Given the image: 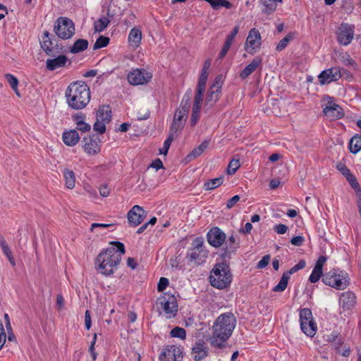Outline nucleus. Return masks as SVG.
<instances>
[{
    "label": "nucleus",
    "instance_id": "obj_13",
    "mask_svg": "<svg viewBox=\"0 0 361 361\" xmlns=\"http://www.w3.org/2000/svg\"><path fill=\"white\" fill-rule=\"evenodd\" d=\"M261 46V35L259 32L252 28L250 30L245 43V50L251 54L255 53Z\"/></svg>",
    "mask_w": 361,
    "mask_h": 361
},
{
    "label": "nucleus",
    "instance_id": "obj_22",
    "mask_svg": "<svg viewBox=\"0 0 361 361\" xmlns=\"http://www.w3.org/2000/svg\"><path fill=\"white\" fill-rule=\"evenodd\" d=\"M326 262V257L325 256H320L318 258L309 278V280L311 283H316L319 280L322 275L323 266Z\"/></svg>",
    "mask_w": 361,
    "mask_h": 361
},
{
    "label": "nucleus",
    "instance_id": "obj_14",
    "mask_svg": "<svg viewBox=\"0 0 361 361\" xmlns=\"http://www.w3.org/2000/svg\"><path fill=\"white\" fill-rule=\"evenodd\" d=\"M345 71L338 66L332 67L323 71L318 76L321 85L329 84L339 80Z\"/></svg>",
    "mask_w": 361,
    "mask_h": 361
},
{
    "label": "nucleus",
    "instance_id": "obj_60",
    "mask_svg": "<svg viewBox=\"0 0 361 361\" xmlns=\"http://www.w3.org/2000/svg\"><path fill=\"white\" fill-rule=\"evenodd\" d=\"M85 324L87 329H90L92 325L91 316L89 310H86L85 314Z\"/></svg>",
    "mask_w": 361,
    "mask_h": 361
},
{
    "label": "nucleus",
    "instance_id": "obj_37",
    "mask_svg": "<svg viewBox=\"0 0 361 361\" xmlns=\"http://www.w3.org/2000/svg\"><path fill=\"white\" fill-rule=\"evenodd\" d=\"M4 77H5L6 80L7 81L8 85L11 86V87L13 89V90L16 92V94L18 97H20V92L18 91V80L17 79V78L13 76L11 74H9V73L6 74Z\"/></svg>",
    "mask_w": 361,
    "mask_h": 361
},
{
    "label": "nucleus",
    "instance_id": "obj_28",
    "mask_svg": "<svg viewBox=\"0 0 361 361\" xmlns=\"http://www.w3.org/2000/svg\"><path fill=\"white\" fill-rule=\"evenodd\" d=\"M96 118L109 123L111 120V111L109 106H101L97 111Z\"/></svg>",
    "mask_w": 361,
    "mask_h": 361
},
{
    "label": "nucleus",
    "instance_id": "obj_9",
    "mask_svg": "<svg viewBox=\"0 0 361 361\" xmlns=\"http://www.w3.org/2000/svg\"><path fill=\"white\" fill-rule=\"evenodd\" d=\"M54 30L61 39H68L75 33V25L69 18L61 17L56 21Z\"/></svg>",
    "mask_w": 361,
    "mask_h": 361
},
{
    "label": "nucleus",
    "instance_id": "obj_32",
    "mask_svg": "<svg viewBox=\"0 0 361 361\" xmlns=\"http://www.w3.org/2000/svg\"><path fill=\"white\" fill-rule=\"evenodd\" d=\"M88 47V41L84 39H77L70 48V51L73 54L79 53L85 50Z\"/></svg>",
    "mask_w": 361,
    "mask_h": 361
},
{
    "label": "nucleus",
    "instance_id": "obj_29",
    "mask_svg": "<svg viewBox=\"0 0 361 361\" xmlns=\"http://www.w3.org/2000/svg\"><path fill=\"white\" fill-rule=\"evenodd\" d=\"M221 91L209 88L205 99V106L212 107L219 100Z\"/></svg>",
    "mask_w": 361,
    "mask_h": 361
},
{
    "label": "nucleus",
    "instance_id": "obj_3",
    "mask_svg": "<svg viewBox=\"0 0 361 361\" xmlns=\"http://www.w3.org/2000/svg\"><path fill=\"white\" fill-rule=\"evenodd\" d=\"M67 104L74 109L85 108L90 100V91L87 85L81 81L71 83L66 90Z\"/></svg>",
    "mask_w": 361,
    "mask_h": 361
},
{
    "label": "nucleus",
    "instance_id": "obj_15",
    "mask_svg": "<svg viewBox=\"0 0 361 361\" xmlns=\"http://www.w3.org/2000/svg\"><path fill=\"white\" fill-rule=\"evenodd\" d=\"M183 353L179 347L167 345L159 355L160 361H182Z\"/></svg>",
    "mask_w": 361,
    "mask_h": 361
},
{
    "label": "nucleus",
    "instance_id": "obj_41",
    "mask_svg": "<svg viewBox=\"0 0 361 361\" xmlns=\"http://www.w3.org/2000/svg\"><path fill=\"white\" fill-rule=\"evenodd\" d=\"M293 39V33H288L285 37H283L279 44H277L276 49L279 51H282L284 49L289 42Z\"/></svg>",
    "mask_w": 361,
    "mask_h": 361
},
{
    "label": "nucleus",
    "instance_id": "obj_11",
    "mask_svg": "<svg viewBox=\"0 0 361 361\" xmlns=\"http://www.w3.org/2000/svg\"><path fill=\"white\" fill-rule=\"evenodd\" d=\"M327 102L323 108V113L330 120H338L344 116L343 109L334 102L332 97H326Z\"/></svg>",
    "mask_w": 361,
    "mask_h": 361
},
{
    "label": "nucleus",
    "instance_id": "obj_16",
    "mask_svg": "<svg viewBox=\"0 0 361 361\" xmlns=\"http://www.w3.org/2000/svg\"><path fill=\"white\" fill-rule=\"evenodd\" d=\"M147 212L139 205L133 206L127 214L128 223L133 226L140 225L145 220Z\"/></svg>",
    "mask_w": 361,
    "mask_h": 361
},
{
    "label": "nucleus",
    "instance_id": "obj_55",
    "mask_svg": "<svg viewBox=\"0 0 361 361\" xmlns=\"http://www.w3.org/2000/svg\"><path fill=\"white\" fill-rule=\"evenodd\" d=\"M288 226L282 224L276 225L274 227V230L279 234H284L288 231Z\"/></svg>",
    "mask_w": 361,
    "mask_h": 361
},
{
    "label": "nucleus",
    "instance_id": "obj_2",
    "mask_svg": "<svg viewBox=\"0 0 361 361\" xmlns=\"http://www.w3.org/2000/svg\"><path fill=\"white\" fill-rule=\"evenodd\" d=\"M235 317L228 312L219 315L212 326L213 334L209 341L213 347L224 348L225 342L231 336L235 326Z\"/></svg>",
    "mask_w": 361,
    "mask_h": 361
},
{
    "label": "nucleus",
    "instance_id": "obj_19",
    "mask_svg": "<svg viewBox=\"0 0 361 361\" xmlns=\"http://www.w3.org/2000/svg\"><path fill=\"white\" fill-rule=\"evenodd\" d=\"M225 240V233L217 227L212 228L207 233V241L213 247H220Z\"/></svg>",
    "mask_w": 361,
    "mask_h": 361
},
{
    "label": "nucleus",
    "instance_id": "obj_56",
    "mask_svg": "<svg viewBox=\"0 0 361 361\" xmlns=\"http://www.w3.org/2000/svg\"><path fill=\"white\" fill-rule=\"evenodd\" d=\"M304 241H305L304 237L300 236V235L293 237L290 240L291 244L295 246H301L302 245V243H304Z\"/></svg>",
    "mask_w": 361,
    "mask_h": 361
},
{
    "label": "nucleus",
    "instance_id": "obj_63",
    "mask_svg": "<svg viewBox=\"0 0 361 361\" xmlns=\"http://www.w3.org/2000/svg\"><path fill=\"white\" fill-rule=\"evenodd\" d=\"M109 189L106 185H102L99 188V193L102 197H107L109 195Z\"/></svg>",
    "mask_w": 361,
    "mask_h": 361
},
{
    "label": "nucleus",
    "instance_id": "obj_45",
    "mask_svg": "<svg viewBox=\"0 0 361 361\" xmlns=\"http://www.w3.org/2000/svg\"><path fill=\"white\" fill-rule=\"evenodd\" d=\"M109 38L104 36H100L94 44L93 49H98L108 45Z\"/></svg>",
    "mask_w": 361,
    "mask_h": 361
},
{
    "label": "nucleus",
    "instance_id": "obj_30",
    "mask_svg": "<svg viewBox=\"0 0 361 361\" xmlns=\"http://www.w3.org/2000/svg\"><path fill=\"white\" fill-rule=\"evenodd\" d=\"M263 6L262 12L265 14L272 13L277 7V3H282V0H260Z\"/></svg>",
    "mask_w": 361,
    "mask_h": 361
},
{
    "label": "nucleus",
    "instance_id": "obj_48",
    "mask_svg": "<svg viewBox=\"0 0 361 361\" xmlns=\"http://www.w3.org/2000/svg\"><path fill=\"white\" fill-rule=\"evenodd\" d=\"M208 75V72L201 71V74L199 78L198 85L197 87L205 89Z\"/></svg>",
    "mask_w": 361,
    "mask_h": 361
},
{
    "label": "nucleus",
    "instance_id": "obj_12",
    "mask_svg": "<svg viewBox=\"0 0 361 361\" xmlns=\"http://www.w3.org/2000/svg\"><path fill=\"white\" fill-rule=\"evenodd\" d=\"M354 30L355 26L353 25L341 23L336 32L338 43L344 46L348 45L354 37Z\"/></svg>",
    "mask_w": 361,
    "mask_h": 361
},
{
    "label": "nucleus",
    "instance_id": "obj_59",
    "mask_svg": "<svg viewBox=\"0 0 361 361\" xmlns=\"http://www.w3.org/2000/svg\"><path fill=\"white\" fill-rule=\"evenodd\" d=\"M200 117V112H192L191 114V118H190V124L192 126H195L197 121H199Z\"/></svg>",
    "mask_w": 361,
    "mask_h": 361
},
{
    "label": "nucleus",
    "instance_id": "obj_1",
    "mask_svg": "<svg viewBox=\"0 0 361 361\" xmlns=\"http://www.w3.org/2000/svg\"><path fill=\"white\" fill-rule=\"evenodd\" d=\"M111 244L115 245V247H109L102 250L96 259L95 264L97 270L106 276L111 275L114 273L117 266L121 261V257L125 254L124 245L121 242H111Z\"/></svg>",
    "mask_w": 361,
    "mask_h": 361
},
{
    "label": "nucleus",
    "instance_id": "obj_39",
    "mask_svg": "<svg viewBox=\"0 0 361 361\" xmlns=\"http://www.w3.org/2000/svg\"><path fill=\"white\" fill-rule=\"evenodd\" d=\"M240 159L233 157L231 160V161L229 162V164L228 165L226 173L228 175H233L237 171V170L240 168Z\"/></svg>",
    "mask_w": 361,
    "mask_h": 361
},
{
    "label": "nucleus",
    "instance_id": "obj_8",
    "mask_svg": "<svg viewBox=\"0 0 361 361\" xmlns=\"http://www.w3.org/2000/svg\"><path fill=\"white\" fill-rule=\"evenodd\" d=\"M300 324L302 332L310 337L317 332V324L314 322L312 311L309 308H303L300 311Z\"/></svg>",
    "mask_w": 361,
    "mask_h": 361
},
{
    "label": "nucleus",
    "instance_id": "obj_27",
    "mask_svg": "<svg viewBox=\"0 0 361 361\" xmlns=\"http://www.w3.org/2000/svg\"><path fill=\"white\" fill-rule=\"evenodd\" d=\"M80 140L78 133L76 130L64 132L63 134V140L68 146L75 145Z\"/></svg>",
    "mask_w": 361,
    "mask_h": 361
},
{
    "label": "nucleus",
    "instance_id": "obj_40",
    "mask_svg": "<svg viewBox=\"0 0 361 361\" xmlns=\"http://www.w3.org/2000/svg\"><path fill=\"white\" fill-rule=\"evenodd\" d=\"M41 47L45 53L49 56H54V49L52 47V42L50 39H42V41L40 42Z\"/></svg>",
    "mask_w": 361,
    "mask_h": 361
},
{
    "label": "nucleus",
    "instance_id": "obj_52",
    "mask_svg": "<svg viewBox=\"0 0 361 361\" xmlns=\"http://www.w3.org/2000/svg\"><path fill=\"white\" fill-rule=\"evenodd\" d=\"M169 281L168 279L165 277H161L159 279V281L157 285V290L159 292L164 291L166 287L169 286Z\"/></svg>",
    "mask_w": 361,
    "mask_h": 361
},
{
    "label": "nucleus",
    "instance_id": "obj_20",
    "mask_svg": "<svg viewBox=\"0 0 361 361\" xmlns=\"http://www.w3.org/2000/svg\"><path fill=\"white\" fill-rule=\"evenodd\" d=\"M208 355V348L204 341L199 340L195 344L192 350V356L195 360L204 359Z\"/></svg>",
    "mask_w": 361,
    "mask_h": 361
},
{
    "label": "nucleus",
    "instance_id": "obj_31",
    "mask_svg": "<svg viewBox=\"0 0 361 361\" xmlns=\"http://www.w3.org/2000/svg\"><path fill=\"white\" fill-rule=\"evenodd\" d=\"M5 327H6V329H4L3 328V325L1 324V336H4V338H6V334H7L8 341L9 342H11L13 344V345L16 346L17 345V341H16V336H15V335L13 333V330H12V326H11V322H6L5 323Z\"/></svg>",
    "mask_w": 361,
    "mask_h": 361
},
{
    "label": "nucleus",
    "instance_id": "obj_35",
    "mask_svg": "<svg viewBox=\"0 0 361 361\" xmlns=\"http://www.w3.org/2000/svg\"><path fill=\"white\" fill-rule=\"evenodd\" d=\"M223 182L224 176H220L212 180H209L204 183V188L206 190H212L220 186Z\"/></svg>",
    "mask_w": 361,
    "mask_h": 361
},
{
    "label": "nucleus",
    "instance_id": "obj_53",
    "mask_svg": "<svg viewBox=\"0 0 361 361\" xmlns=\"http://www.w3.org/2000/svg\"><path fill=\"white\" fill-rule=\"evenodd\" d=\"M270 256L269 255H265L262 257V259L258 262L257 267L258 269H263L267 267L269 262Z\"/></svg>",
    "mask_w": 361,
    "mask_h": 361
},
{
    "label": "nucleus",
    "instance_id": "obj_38",
    "mask_svg": "<svg viewBox=\"0 0 361 361\" xmlns=\"http://www.w3.org/2000/svg\"><path fill=\"white\" fill-rule=\"evenodd\" d=\"M110 20L107 17H102L94 23V30L97 32H102L109 24Z\"/></svg>",
    "mask_w": 361,
    "mask_h": 361
},
{
    "label": "nucleus",
    "instance_id": "obj_64",
    "mask_svg": "<svg viewBox=\"0 0 361 361\" xmlns=\"http://www.w3.org/2000/svg\"><path fill=\"white\" fill-rule=\"evenodd\" d=\"M77 128L82 132H87L90 130V126L84 121L80 125H77Z\"/></svg>",
    "mask_w": 361,
    "mask_h": 361
},
{
    "label": "nucleus",
    "instance_id": "obj_50",
    "mask_svg": "<svg viewBox=\"0 0 361 361\" xmlns=\"http://www.w3.org/2000/svg\"><path fill=\"white\" fill-rule=\"evenodd\" d=\"M238 31H239V26L238 25L235 26L234 28L233 29L232 32H231V34L228 35L225 42L230 45H232L235 36L238 33Z\"/></svg>",
    "mask_w": 361,
    "mask_h": 361
},
{
    "label": "nucleus",
    "instance_id": "obj_18",
    "mask_svg": "<svg viewBox=\"0 0 361 361\" xmlns=\"http://www.w3.org/2000/svg\"><path fill=\"white\" fill-rule=\"evenodd\" d=\"M83 149L89 155H96L101 151L100 140L94 136H89L83 139Z\"/></svg>",
    "mask_w": 361,
    "mask_h": 361
},
{
    "label": "nucleus",
    "instance_id": "obj_23",
    "mask_svg": "<svg viewBox=\"0 0 361 361\" xmlns=\"http://www.w3.org/2000/svg\"><path fill=\"white\" fill-rule=\"evenodd\" d=\"M68 62V58L65 55H59L56 58L47 59L46 61V68L50 71L57 68L65 67Z\"/></svg>",
    "mask_w": 361,
    "mask_h": 361
},
{
    "label": "nucleus",
    "instance_id": "obj_44",
    "mask_svg": "<svg viewBox=\"0 0 361 361\" xmlns=\"http://www.w3.org/2000/svg\"><path fill=\"white\" fill-rule=\"evenodd\" d=\"M107 123H108L96 118V121L93 126V129L94 131L98 132L99 134H103L106 131V125Z\"/></svg>",
    "mask_w": 361,
    "mask_h": 361
},
{
    "label": "nucleus",
    "instance_id": "obj_4",
    "mask_svg": "<svg viewBox=\"0 0 361 361\" xmlns=\"http://www.w3.org/2000/svg\"><path fill=\"white\" fill-rule=\"evenodd\" d=\"M231 281L232 274L228 266L226 263L216 264L209 276L211 285L218 289H224L231 284Z\"/></svg>",
    "mask_w": 361,
    "mask_h": 361
},
{
    "label": "nucleus",
    "instance_id": "obj_43",
    "mask_svg": "<svg viewBox=\"0 0 361 361\" xmlns=\"http://www.w3.org/2000/svg\"><path fill=\"white\" fill-rule=\"evenodd\" d=\"M174 135L173 133H170L167 139L164 141V146L160 149V154L166 155L170 147L172 141L174 140Z\"/></svg>",
    "mask_w": 361,
    "mask_h": 361
},
{
    "label": "nucleus",
    "instance_id": "obj_25",
    "mask_svg": "<svg viewBox=\"0 0 361 361\" xmlns=\"http://www.w3.org/2000/svg\"><path fill=\"white\" fill-rule=\"evenodd\" d=\"M262 59L256 57L240 73V78L243 80L250 75L261 64Z\"/></svg>",
    "mask_w": 361,
    "mask_h": 361
},
{
    "label": "nucleus",
    "instance_id": "obj_5",
    "mask_svg": "<svg viewBox=\"0 0 361 361\" xmlns=\"http://www.w3.org/2000/svg\"><path fill=\"white\" fill-rule=\"evenodd\" d=\"M322 281L324 284L337 290H344L350 284L348 274L337 269L331 270L324 274Z\"/></svg>",
    "mask_w": 361,
    "mask_h": 361
},
{
    "label": "nucleus",
    "instance_id": "obj_51",
    "mask_svg": "<svg viewBox=\"0 0 361 361\" xmlns=\"http://www.w3.org/2000/svg\"><path fill=\"white\" fill-rule=\"evenodd\" d=\"M306 265V263L304 260H300L297 264L293 266L288 272L287 274H289V276L290 274H294L295 272L303 269Z\"/></svg>",
    "mask_w": 361,
    "mask_h": 361
},
{
    "label": "nucleus",
    "instance_id": "obj_36",
    "mask_svg": "<svg viewBox=\"0 0 361 361\" xmlns=\"http://www.w3.org/2000/svg\"><path fill=\"white\" fill-rule=\"evenodd\" d=\"M289 279H290L289 274H287L286 272L283 273L281 278L280 281L276 286H274V288H273V290L275 292L283 291L287 287Z\"/></svg>",
    "mask_w": 361,
    "mask_h": 361
},
{
    "label": "nucleus",
    "instance_id": "obj_10",
    "mask_svg": "<svg viewBox=\"0 0 361 361\" xmlns=\"http://www.w3.org/2000/svg\"><path fill=\"white\" fill-rule=\"evenodd\" d=\"M159 303L162 312L167 318L174 317L178 312V305L173 295H166L159 299Z\"/></svg>",
    "mask_w": 361,
    "mask_h": 361
},
{
    "label": "nucleus",
    "instance_id": "obj_49",
    "mask_svg": "<svg viewBox=\"0 0 361 361\" xmlns=\"http://www.w3.org/2000/svg\"><path fill=\"white\" fill-rule=\"evenodd\" d=\"M204 90L205 89L197 87L193 102L202 104Z\"/></svg>",
    "mask_w": 361,
    "mask_h": 361
},
{
    "label": "nucleus",
    "instance_id": "obj_17",
    "mask_svg": "<svg viewBox=\"0 0 361 361\" xmlns=\"http://www.w3.org/2000/svg\"><path fill=\"white\" fill-rule=\"evenodd\" d=\"M152 74L144 69H135L128 75V82L133 85H142L149 81Z\"/></svg>",
    "mask_w": 361,
    "mask_h": 361
},
{
    "label": "nucleus",
    "instance_id": "obj_57",
    "mask_svg": "<svg viewBox=\"0 0 361 361\" xmlns=\"http://www.w3.org/2000/svg\"><path fill=\"white\" fill-rule=\"evenodd\" d=\"M240 200L239 195H235L232 198L229 199L227 202L226 207L228 209L232 208Z\"/></svg>",
    "mask_w": 361,
    "mask_h": 361
},
{
    "label": "nucleus",
    "instance_id": "obj_33",
    "mask_svg": "<svg viewBox=\"0 0 361 361\" xmlns=\"http://www.w3.org/2000/svg\"><path fill=\"white\" fill-rule=\"evenodd\" d=\"M65 183L68 189H73L75 185V173L73 171L65 169L63 171Z\"/></svg>",
    "mask_w": 361,
    "mask_h": 361
},
{
    "label": "nucleus",
    "instance_id": "obj_47",
    "mask_svg": "<svg viewBox=\"0 0 361 361\" xmlns=\"http://www.w3.org/2000/svg\"><path fill=\"white\" fill-rule=\"evenodd\" d=\"M224 82V77L222 75H218L212 84V85L210 87L211 89L220 90L221 89V86Z\"/></svg>",
    "mask_w": 361,
    "mask_h": 361
},
{
    "label": "nucleus",
    "instance_id": "obj_42",
    "mask_svg": "<svg viewBox=\"0 0 361 361\" xmlns=\"http://www.w3.org/2000/svg\"><path fill=\"white\" fill-rule=\"evenodd\" d=\"M170 336L173 338L185 339L186 337V332L183 328L176 326L171 331Z\"/></svg>",
    "mask_w": 361,
    "mask_h": 361
},
{
    "label": "nucleus",
    "instance_id": "obj_46",
    "mask_svg": "<svg viewBox=\"0 0 361 361\" xmlns=\"http://www.w3.org/2000/svg\"><path fill=\"white\" fill-rule=\"evenodd\" d=\"M346 179L351 185V187L355 190L356 193H361V188L360 187V184L358 183L356 178L353 174L346 178Z\"/></svg>",
    "mask_w": 361,
    "mask_h": 361
},
{
    "label": "nucleus",
    "instance_id": "obj_62",
    "mask_svg": "<svg viewBox=\"0 0 361 361\" xmlns=\"http://www.w3.org/2000/svg\"><path fill=\"white\" fill-rule=\"evenodd\" d=\"M231 45L225 42L224 47L222 48V49L221 50V51L219 53V58L223 59L227 54V52L229 50V49L231 48Z\"/></svg>",
    "mask_w": 361,
    "mask_h": 361
},
{
    "label": "nucleus",
    "instance_id": "obj_26",
    "mask_svg": "<svg viewBox=\"0 0 361 361\" xmlns=\"http://www.w3.org/2000/svg\"><path fill=\"white\" fill-rule=\"evenodd\" d=\"M1 252L8 261L11 266L14 268L16 266V261L11 247L5 240H1Z\"/></svg>",
    "mask_w": 361,
    "mask_h": 361
},
{
    "label": "nucleus",
    "instance_id": "obj_61",
    "mask_svg": "<svg viewBox=\"0 0 361 361\" xmlns=\"http://www.w3.org/2000/svg\"><path fill=\"white\" fill-rule=\"evenodd\" d=\"M150 167L155 169L157 171L164 168V165L160 159H157L150 164Z\"/></svg>",
    "mask_w": 361,
    "mask_h": 361
},
{
    "label": "nucleus",
    "instance_id": "obj_6",
    "mask_svg": "<svg viewBox=\"0 0 361 361\" xmlns=\"http://www.w3.org/2000/svg\"><path fill=\"white\" fill-rule=\"evenodd\" d=\"M207 257L208 251L204 245L203 238H195L192 242L191 247L188 250L187 258L196 264H201L206 261Z\"/></svg>",
    "mask_w": 361,
    "mask_h": 361
},
{
    "label": "nucleus",
    "instance_id": "obj_7",
    "mask_svg": "<svg viewBox=\"0 0 361 361\" xmlns=\"http://www.w3.org/2000/svg\"><path fill=\"white\" fill-rule=\"evenodd\" d=\"M190 108L189 98L184 102H181L180 106L176 110L172 125L170 128V133L176 134L180 132L185 126L188 118V115Z\"/></svg>",
    "mask_w": 361,
    "mask_h": 361
},
{
    "label": "nucleus",
    "instance_id": "obj_34",
    "mask_svg": "<svg viewBox=\"0 0 361 361\" xmlns=\"http://www.w3.org/2000/svg\"><path fill=\"white\" fill-rule=\"evenodd\" d=\"M349 149L353 154H356L361 149V135H356L351 138Z\"/></svg>",
    "mask_w": 361,
    "mask_h": 361
},
{
    "label": "nucleus",
    "instance_id": "obj_58",
    "mask_svg": "<svg viewBox=\"0 0 361 361\" xmlns=\"http://www.w3.org/2000/svg\"><path fill=\"white\" fill-rule=\"evenodd\" d=\"M216 9L219 7H225L226 8H230L232 6V4L231 2H229L227 0H216Z\"/></svg>",
    "mask_w": 361,
    "mask_h": 361
},
{
    "label": "nucleus",
    "instance_id": "obj_54",
    "mask_svg": "<svg viewBox=\"0 0 361 361\" xmlns=\"http://www.w3.org/2000/svg\"><path fill=\"white\" fill-rule=\"evenodd\" d=\"M337 169L341 171V173L345 177L348 178L352 173L350 170L345 166L344 164H339L337 165Z\"/></svg>",
    "mask_w": 361,
    "mask_h": 361
},
{
    "label": "nucleus",
    "instance_id": "obj_24",
    "mask_svg": "<svg viewBox=\"0 0 361 361\" xmlns=\"http://www.w3.org/2000/svg\"><path fill=\"white\" fill-rule=\"evenodd\" d=\"M142 35L140 27H134L130 31L128 42L129 46L133 49L137 48L141 43Z\"/></svg>",
    "mask_w": 361,
    "mask_h": 361
},
{
    "label": "nucleus",
    "instance_id": "obj_21",
    "mask_svg": "<svg viewBox=\"0 0 361 361\" xmlns=\"http://www.w3.org/2000/svg\"><path fill=\"white\" fill-rule=\"evenodd\" d=\"M340 305L346 310L353 308L356 303V296L352 291H346L341 294L339 298Z\"/></svg>",
    "mask_w": 361,
    "mask_h": 361
}]
</instances>
